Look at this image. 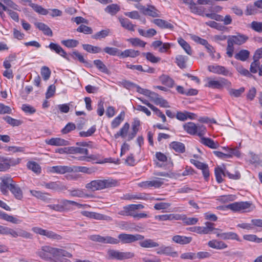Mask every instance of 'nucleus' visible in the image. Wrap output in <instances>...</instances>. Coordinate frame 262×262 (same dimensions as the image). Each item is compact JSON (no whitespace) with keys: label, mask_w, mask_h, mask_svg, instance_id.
Listing matches in <instances>:
<instances>
[{"label":"nucleus","mask_w":262,"mask_h":262,"mask_svg":"<svg viewBox=\"0 0 262 262\" xmlns=\"http://www.w3.org/2000/svg\"><path fill=\"white\" fill-rule=\"evenodd\" d=\"M38 255L45 260H53L54 262H71L67 258H71L72 254L67 251L49 246H42L37 252Z\"/></svg>","instance_id":"f257e3e1"},{"label":"nucleus","mask_w":262,"mask_h":262,"mask_svg":"<svg viewBox=\"0 0 262 262\" xmlns=\"http://www.w3.org/2000/svg\"><path fill=\"white\" fill-rule=\"evenodd\" d=\"M141 247L145 248H154L158 247L156 249V253L159 255H165L176 257L178 256V253L173 251V248L169 246L162 245L159 247V244L152 239L146 238L139 242Z\"/></svg>","instance_id":"f03ea898"},{"label":"nucleus","mask_w":262,"mask_h":262,"mask_svg":"<svg viewBox=\"0 0 262 262\" xmlns=\"http://www.w3.org/2000/svg\"><path fill=\"white\" fill-rule=\"evenodd\" d=\"M116 180L112 179H98L92 181L85 185V188L92 191L100 190L105 188L115 187L117 185Z\"/></svg>","instance_id":"7ed1b4c3"},{"label":"nucleus","mask_w":262,"mask_h":262,"mask_svg":"<svg viewBox=\"0 0 262 262\" xmlns=\"http://www.w3.org/2000/svg\"><path fill=\"white\" fill-rule=\"evenodd\" d=\"M184 130L190 135H197L200 137H202L206 132V127L200 124H195L192 122L185 123L183 125Z\"/></svg>","instance_id":"20e7f679"},{"label":"nucleus","mask_w":262,"mask_h":262,"mask_svg":"<svg viewBox=\"0 0 262 262\" xmlns=\"http://www.w3.org/2000/svg\"><path fill=\"white\" fill-rule=\"evenodd\" d=\"M207 81L205 86L213 89H222L224 88L229 89L231 87V83L227 79L221 78L220 80H214L211 78L208 77Z\"/></svg>","instance_id":"39448f33"},{"label":"nucleus","mask_w":262,"mask_h":262,"mask_svg":"<svg viewBox=\"0 0 262 262\" xmlns=\"http://www.w3.org/2000/svg\"><path fill=\"white\" fill-rule=\"evenodd\" d=\"M60 203L61 212L64 211H72L74 209V206L76 207L77 208H88L91 206L86 204H82L74 201L68 200L66 199H62L58 201Z\"/></svg>","instance_id":"423d86ee"},{"label":"nucleus","mask_w":262,"mask_h":262,"mask_svg":"<svg viewBox=\"0 0 262 262\" xmlns=\"http://www.w3.org/2000/svg\"><path fill=\"white\" fill-rule=\"evenodd\" d=\"M69 154H79L83 156H80L75 158L76 159L79 161H85L89 162L90 159H94L95 157L94 155H89V150L87 148L79 147V146H71L69 147Z\"/></svg>","instance_id":"0eeeda50"},{"label":"nucleus","mask_w":262,"mask_h":262,"mask_svg":"<svg viewBox=\"0 0 262 262\" xmlns=\"http://www.w3.org/2000/svg\"><path fill=\"white\" fill-rule=\"evenodd\" d=\"M107 255L110 259H115L120 260L131 258L134 256V254L132 252H120L115 250H109L107 251Z\"/></svg>","instance_id":"6e6552de"},{"label":"nucleus","mask_w":262,"mask_h":262,"mask_svg":"<svg viewBox=\"0 0 262 262\" xmlns=\"http://www.w3.org/2000/svg\"><path fill=\"white\" fill-rule=\"evenodd\" d=\"M251 204L249 202H236L226 206V208L234 212L247 211Z\"/></svg>","instance_id":"1a4fd4ad"},{"label":"nucleus","mask_w":262,"mask_h":262,"mask_svg":"<svg viewBox=\"0 0 262 262\" xmlns=\"http://www.w3.org/2000/svg\"><path fill=\"white\" fill-rule=\"evenodd\" d=\"M136 7L144 15L152 17H160V12L154 6L149 5L147 7L141 5H136Z\"/></svg>","instance_id":"9d476101"},{"label":"nucleus","mask_w":262,"mask_h":262,"mask_svg":"<svg viewBox=\"0 0 262 262\" xmlns=\"http://www.w3.org/2000/svg\"><path fill=\"white\" fill-rule=\"evenodd\" d=\"M32 230L36 234H38L42 236H45L49 238L54 240H60L62 239V236L61 235L56 234L52 231L43 229L40 227H33L32 228Z\"/></svg>","instance_id":"9b49d317"},{"label":"nucleus","mask_w":262,"mask_h":262,"mask_svg":"<svg viewBox=\"0 0 262 262\" xmlns=\"http://www.w3.org/2000/svg\"><path fill=\"white\" fill-rule=\"evenodd\" d=\"M144 237L140 234H130L126 233H121L118 235L119 242L120 241L124 244H128L137 241H141L144 239Z\"/></svg>","instance_id":"f8f14e48"},{"label":"nucleus","mask_w":262,"mask_h":262,"mask_svg":"<svg viewBox=\"0 0 262 262\" xmlns=\"http://www.w3.org/2000/svg\"><path fill=\"white\" fill-rule=\"evenodd\" d=\"M89 239L92 241L103 244H117L119 243L118 239L110 236H102L100 235H91L89 236Z\"/></svg>","instance_id":"ddd939ff"},{"label":"nucleus","mask_w":262,"mask_h":262,"mask_svg":"<svg viewBox=\"0 0 262 262\" xmlns=\"http://www.w3.org/2000/svg\"><path fill=\"white\" fill-rule=\"evenodd\" d=\"M214 233L216 234L217 237L223 240L230 239L241 241L238 234L233 232H223L222 230L215 229Z\"/></svg>","instance_id":"4468645a"},{"label":"nucleus","mask_w":262,"mask_h":262,"mask_svg":"<svg viewBox=\"0 0 262 262\" xmlns=\"http://www.w3.org/2000/svg\"><path fill=\"white\" fill-rule=\"evenodd\" d=\"M208 70L209 72L214 74L222 75L225 76H231L232 75V73L226 68L216 64L208 66Z\"/></svg>","instance_id":"2eb2a0df"},{"label":"nucleus","mask_w":262,"mask_h":262,"mask_svg":"<svg viewBox=\"0 0 262 262\" xmlns=\"http://www.w3.org/2000/svg\"><path fill=\"white\" fill-rule=\"evenodd\" d=\"M183 2L188 6L190 12L195 14H197L200 16L204 15V12L205 11V8L201 6H197L193 0H182Z\"/></svg>","instance_id":"dca6fc26"},{"label":"nucleus","mask_w":262,"mask_h":262,"mask_svg":"<svg viewBox=\"0 0 262 262\" xmlns=\"http://www.w3.org/2000/svg\"><path fill=\"white\" fill-rule=\"evenodd\" d=\"M80 213L83 216L92 219H95L97 220H105L107 222H112L113 221V219L111 216L95 212H91L84 210L81 211Z\"/></svg>","instance_id":"f3484780"},{"label":"nucleus","mask_w":262,"mask_h":262,"mask_svg":"<svg viewBox=\"0 0 262 262\" xmlns=\"http://www.w3.org/2000/svg\"><path fill=\"white\" fill-rule=\"evenodd\" d=\"M0 190L4 195L8 193V190H10L11 186L14 184L12 179L10 177H3L1 178Z\"/></svg>","instance_id":"a211bd4d"},{"label":"nucleus","mask_w":262,"mask_h":262,"mask_svg":"<svg viewBox=\"0 0 262 262\" xmlns=\"http://www.w3.org/2000/svg\"><path fill=\"white\" fill-rule=\"evenodd\" d=\"M148 97L150 98V100L154 102L156 105H159L161 107H168V103L167 101L160 97L159 95L154 92L150 91Z\"/></svg>","instance_id":"6ab92c4d"},{"label":"nucleus","mask_w":262,"mask_h":262,"mask_svg":"<svg viewBox=\"0 0 262 262\" xmlns=\"http://www.w3.org/2000/svg\"><path fill=\"white\" fill-rule=\"evenodd\" d=\"M214 224L210 222H206L205 226L203 227H194L192 228V231L198 234H208L213 230Z\"/></svg>","instance_id":"aec40b11"},{"label":"nucleus","mask_w":262,"mask_h":262,"mask_svg":"<svg viewBox=\"0 0 262 262\" xmlns=\"http://www.w3.org/2000/svg\"><path fill=\"white\" fill-rule=\"evenodd\" d=\"M163 184V179L156 178L151 181L142 182L139 184V186L144 188H150L152 187L158 188L160 187Z\"/></svg>","instance_id":"412c9836"},{"label":"nucleus","mask_w":262,"mask_h":262,"mask_svg":"<svg viewBox=\"0 0 262 262\" xmlns=\"http://www.w3.org/2000/svg\"><path fill=\"white\" fill-rule=\"evenodd\" d=\"M137 210L134 204H129L125 206L122 209L118 212V214L122 216H130L134 218Z\"/></svg>","instance_id":"4be33fe9"},{"label":"nucleus","mask_w":262,"mask_h":262,"mask_svg":"<svg viewBox=\"0 0 262 262\" xmlns=\"http://www.w3.org/2000/svg\"><path fill=\"white\" fill-rule=\"evenodd\" d=\"M20 158H2L5 171L8 170L11 166H15L20 163Z\"/></svg>","instance_id":"5701e85b"},{"label":"nucleus","mask_w":262,"mask_h":262,"mask_svg":"<svg viewBox=\"0 0 262 262\" xmlns=\"http://www.w3.org/2000/svg\"><path fill=\"white\" fill-rule=\"evenodd\" d=\"M248 39V37L244 35L238 34L229 37L228 40L234 45H241L244 43Z\"/></svg>","instance_id":"b1692460"},{"label":"nucleus","mask_w":262,"mask_h":262,"mask_svg":"<svg viewBox=\"0 0 262 262\" xmlns=\"http://www.w3.org/2000/svg\"><path fill=\"white\" fill-rule=\"evenodd\" d=\"M155 219L159 221H179L181 219L179 214H165L158 215L155 216Z\"/></svg>","instance_id":"393cba45"},{"label":"nucleus","mask_w":262,"mask_h":262,"mask_svg":"<svg viewBox=\"0 0 262 262\" xmlns=\"http://www.w3.org/2000/svg\"><path fill=\"white\" fill-rule=\"evenodd\" d=\"M140 126V121L138 118L134 119L132 124V132L128 135V141L132 140L135 137Z\"/></svg>","instance_id":"a878e982"},{"label":"nucleus","mask_w":262,"mask_h":262,"mask_svg":"<svg viewBox=\"0 0 262 262\" xmlns=\"http://www.w3.org/2000/svg\"><path fill=\"white\" fill-rule=\"evenodd\" d=\"M50 171L52 173H56L58 174H64L67 172H72L71 167L67 166H55L50 168Z\"/></svg>","instance_id":"bb28decb"},{"label":"nucleus","mask_w":262,"mask_h":262,"mask_svg":"<svg viewBox=\"0 0 262 262\" xmlns=\"http://www.w3.org/2000/svg\"><path fill=\"white\" fill-rule=\"evenodd\" d=\"M46 143L52 146H66L69 145V141L60 138H52L50 139H47L46 140Z\"/></svg>","instance_id":"cd10ccee"},{"label":"nucleus","mask_w":262,"mask_h":262,"mask_svg":"<svg viewBox=\"0 0 262 262\" xmlns=\"http://www.w3.org/2000/svg\"><path fill=\"white\" fill-rule=\"evenodd\" d=\"M129 127L130 125L128 123H125L123 124V126L120 129L119 131L115 134L114 137L116 139H117L119 137H121L122 138H127V140H128V132L129 130Z\"/></svg>","instance_id":"c85d7f7f"},{"label":"nucleus","mask_w":262,"mask_h":262,"mask_svg":"<svg viewBox=\"0 0 262 262\" xmlns=\"http://www.w3.org/2000/svg\"><path fill=\"white\" fill-rule=\"evenodd\" d=\"M52 51L55 52L56 54L60 56L66 58L67 53L62 47L57 43L51 42L49 45L47 47Z\"/></svg>","instance_id":"c756f323"},{"label":"nucleus","mask_w":262,"mask_h":262,"mask_svg":"<svg viewBox=\"0 0 262 262\" xmlns=\"http://www.w3.org/2000/svg\"><path fill=\"white\" fill-rule=\"evenodd\" d=\"M152 22L161 29H173V25L170 23L162 19L157 18L152 20Z\"/></svg>","instance_id":"7c9ffc66"},{"label":"nucleus","mask_w":262,"mask_h":262,"mask_svg":"<svg viewBox=\"0 0 262 262\" xmlns=\"http://www.w3.org/2000/svg\"><path fill=\"white\" fill-rule=\"evenodd\" d=\"M200 138L201 143L211 149H216L220 146L217 142H214L211 138L203 137V136Z\"/></svg>","instance_id":"2f4dec72"},{"label":"nucleus","mask_w":262,"mask_h":262,"mask_svg":"<svg viewBox=\"0 0 262 262\" xmlns=\"http://www.w3.org/2000/svg\"><path fill=\"white\" fill-rule=\"evenodd\" d=\"M42 185L45 186L46 188L50 189L55 191H59L67 189L66 186L60 185L59 182H44L43 184H42Z\"/></svg>","instance_id":"473e14b6"},{"label":"nucleus","mask_w":262,"mask_h":262,"mask_svg":"<svg viewBox=\"0 0 262 262\" xmlns=\"http://www.w3.org/2000/svg\"><path fill=\"white\" fill-rule=\"evenodd\" d=\"M140 55V52L138 50L129 49L125 50L120 53V57L122 58H135Z\"/></svg>","instance_id":"72a5a7b5"},{"label":"nucleus","mask_w":262,"mask_h":262,"mask_svg":"<svg viewBox=\"0 0 262 262\" xmlns=\"http://www.w3.org/2000/svg\"><path fill=\"white\" fill-rule=\"evenodd\" d=\"M31 194L37 199H40L45 202H49L51 199L48 197L49 194L46 192H42L40 191L31 190L30 191Z\"/></svg>","instance_id":"f704fd0d"},{"label":"nucleus","mask_w":262,"mask_h":262,"mask_svg":"<svg viewBox=\"0 0 262 262\" xmlns=\"http://www.w3.org/2000/svg\"><path fill=\"white\" fill-rule=\"evenodd\" d=\"M172 240L176 243L184 245L190 243L192 241V237L177 235L172 237Z\"/></svg>","instance_id":"c9c22d12"},{"label":"nucleus","mask_w":262,"mask_h":262,"mask_svg":"<svg viewBox=\"0 0 262 262\" xmlns=\"http://www.w3.org/2000/svg\"><path fill=\"white\" fill-rule=\"evenodd\" d=\"M119 19L123 28L128 31H134L135 30V27L136 26L133 25L128 19L126 18H119Z\"/></svg>","instance_id":"e433bc0d"},{"label":"nucleus","mask_w":262,"mask_h":262,"mask_svg":"<svg viewBox=\"0 0 262 262\" xmlns=\"http://www.w3.org/2000/svg\"><path fill=\"white\" fill-rule=\"evenodd\" d=\"M35 25L39 30L42 31L45 35L52 36V31L47 25L42 23H36Z\"/></svg>","instance_id":"4c0bfd02"},{"label":"nucleus","mask_w":262,"mask_h":262,"mask_svg":"<svg viewBox=\"0 0 262 262\" xmlns=\"http://www.w3.org/2000/svg\"><path fill=\"white\" fill-rule=\"evenodd\" d=\"M125 117V112L122 111L118 116L115 117L111 122V127L114 129L118 127L121 122L124 120Z\"/></svg>","instance_id":"58836bf2"},{"label":"nucleus","mask_w":262,"mask_h":262,"mask_svg":"<svg viewBox=\"0 0 262 262\" xmlns=\"http://www.w3.org/2000/svg\"><path fill=\"white\" fill-rule=\"evenodd\" d=\"M208 246L212 248L216 249H223L227 247V244L222 241L217 240H212L208 242Z\"/></svg>","instance_id":"ea45409f"},{"label":"nucleus","mask_w":262,"mask_h":262,"mask_svg":"<svg viewBox=\"0 0 262 262\" xmlns=\"http://www.w3.org/2000/svg\"><path fill=\"white\" fill-rule=\"evenodd\" d=\"M169 146L171 148L177 152L183 153L185 152V145L181 142L173 141L170 144Z\"/></svg>","instance_id":"a19ab883"},{"label":"nucleus","mask_w":262,"mask_h":262,"mask_svg":"<svg viewBox=\"0 0 262 262\" xmlns=\"http://www.w3.org/2000/svg\"><path fill=\"white\" fill-rule=\"evenodd\" d=\"M178 42L188 55H192V51L191 47L187 42L182 38L180 37L178 39Z\"/></svg>","instance_id":"79ce46f5"},{"label":"nucleus","mask_w":262,"mask_h":262,"mask_svg":"<svg viewBox=\"0 0 262 262\" xmlns=\"http://www.w3.org/2000/svg\"><path fill=\"white\" fill-rule=\"evenodd\" d=\"M159 79L161 83L169 88H172L174 85V82L173 80L166 75H162L160 77Z\"/></svg>","instance_id":"37998d69"},{"label":"nucleus","mask_w":262,"mask_h":262,"mask_svg":"<svg viewBox=\"0 0 262 262\" xmlns=\"http://www.w3.org/2000/svg\"><path fill=\"white\" fill-rule=\"evenodd\" d=\"M214 172L217 182L219 183L222 182L223 180L222 176H226L227 170L222 167H217L215 168Z\"/></svg>","instance_id":"c03bdc74"},{"label":"nucleus","mask_w":262,"mask_h":262,"mask_svg":"<svg viewBox=\"0 0 262 262\" xmlns=\"http://www.w3.org/2000/svg\"><path fill=\"white\" fill-rule=\"evenodd\" d=\"M10 190L16 199L20 200L23 198V192L21 190L15 183L13 186H11Z\"/></svg>","instance_id":"a18cd8bd"},{"label":"nucleus","mask_w":262,"mask_h":262,"mask_svg":"<svg viewBox=\"0 0 262 262\" xmlns=\"http://www.w3.org/2000/svg\"><path fill=\"white\" fill-rule=\"evenodd\" d=\"M181 219L179 220L183 221V223L186 225H195L198 222V219L196 217H187L185 215L179 214Z\"/></svg>","instance_id":"49530a36"},{"label":"nucleus","mask_w":262,"mask_h":262,"mask_svg":"<svg viewBox=\"0 0 262 262\" xmlns=\"http://www.w3.org/2000/svg\"><path fill=\"white\" fill-rule=\"evenodd\" d=\"M250 52L247 50H242L236 53L234 57L237 60L241 61H246L249 57Z\"/></svg>","instance_id":"de8ad7c7"},{"label":"nucleus","mask_w":262,"mask_h":262,"mask_svg":"<svg viewBox=\"0 0 262 262\" xmlns=\"http://www.w3.org/2000/svg\"><path fill=\"white\" fill-rule=\"evenodd\" d=\"M68 192L73 197L84 198L86 196L82 189H70L68 190Z\"/></svg>","instance_id":"09e8293b"},{"label":"nucleus","mask_w":262,"mask_h":262,"mask_svg":"<svg viewBox=\"0 0 262 262\" xmlns=\"http://www.w3.org/2000/svg\"><path fill=\"white\" fill-rule=\"evenodd\" d=\"M188 57L187 56L182 55H178L176 57V62L178 66L181 69H183L186 67V63Z\"/></svg>","instance_id":"8fccbe9b"},{"label":"nucleus","mask_w":262,"mask_h":262,"mask_svg":"<svg viewBox=\"0 0 262 262\" xmlns=\"http://www.w3.org/2000/svg\"><path fill=\"white\" fill-rule=\"evenodd\" d=\"M110 33V30L109 29H106L99 31L92 36V38L95 39H101L104 38Z\"/></svg>","instance_id":"3c124183"},{"label":"nucleus","mask_w":262,"mask_h":262,"mask_svg":"<svg viewBox=\"0 0 262 262\" xmlns=\"http://www.w3.org/2000/svg\"><path fill=\"white\" fill-rule=\"evenodd\" d=\"M84 50L91 53H98L101 52V48L97 46H93L89 44H83L82 45Z\"/></svg>","instance_id":"603ef678"},{"label":"nucleus","mask_w":262,"mask_h":262,"mask_svg":"<svg viewBox=\"0 0 262 262\" xmlns=\"http://www.w3.org/2000/svg\"><path fill=\"white\" fill-rule=\"evenodd\" d=\"M120 10V6L117 4H111L105 8V11L112 15H115Z\"/></svg>","instance_id":"864d4df0"},{"label":"nucleus","mask_w":262,"mask_h":262,"mask_svg":"<svg viewBox=\"0 0 262 262\" xmlns=\"http://www.w3.org/2000/svg\"><path fill=\"white\" fill-rule=\"evenodd\" d=\"M127 41L130 42L133 47H144L146 44V42L137 37L129 38L127 39Z\"/></svg>","instance_id":"5fc2aeb1"},{"label":"nucleus","mask_w":262,"mask_h":262,"mask_svg":"<svg viewBox=\"0 0 262 262\" xmlns=\"http://www.w3.org/2000/svg\"><path fill=\"white\" fill-rule=\"evenodd\" d=\"M118 226L122 230L132 231L134 229V224L126 221H122L119 223Z\"/></svg>","instance_id":"6e6d98bb"},{"label":"nucleus","mask_w":262,"mask_h":262,"mask_svg":"<svg viewBox=\"0 0 262 262\" xmlns=\"http://www.w3.org/2000/svg\"><path fill=\"white\" fill-rule=\"evenodd\" d=\"M30 7L38 14L46 15L48 14V10L43 8L42 6L35 4H30Z\"/></svg>","instance_id":"4d7b16f0"},{"label":"nucleus","mask_w":262,"mask_h":262,"mask_svg":"<svg viewBox=\"0 0 262 262\" xmlns=\"http://www.w3.org/2000/svg\"><path fill=\"white\" fill-rule=\"evenodd\" d=\"M223 148L228 151V153L227 154L228 158H231L233 156L237 157H239L241 156V152L237 148H229L228 147H224Z\"/></svg>","instance_id":"13d9d810"},{"label":"nucleus","mask_w":262,"mask_h":262,"mask_svg":"<svg viewBox=\"0 0 262 262\" xmlns=\"http://www.w3.org/2000/svg\"><path fill=\"white\" fill-rule=\"evenodd\" d=\"M1 219L13 224H19L21 222V220L5 212L2 214Z\"/></svg>","instance_id":"bf43d9fd"},{"label":"nucleus","mask_w":262,"mask_h":262,"mask_svg":"<svg viewBox=\"0 0 262 262\" xmlns=\"http://www.w3.org/2000/svg\"><path fill=\"white\" fill-rule=\"evenodd\" d=\"M229 92V94L231 96H234L235 97H239L244 92L245 88L244 87H241L239 89H231V87L229 89H227Z\"/></svg>","instance_id":"052dcab7"},{"label":"nucleus","mask_w":262,"mask_h":262,"mask_svg":"<svg viewBox=\"0 0 262 262\" xmlns=\"http://www.w3.org/2000/svg\"><path fill=\"white\" fill-rule=\"evenodd\" d=\"M94 64L96 67V68L101 72L104 73H108V70L107 68L101 60L99 59L95 60L94 61Z\"/></svg>","instance_id":"680f3d73"},{"label":"nucleus","mask_w":262,"mask_h":262,"mask_svg":"<svg viewBox=\"0 0 262 262\" xmlns=\"http://www.w3.org/2000/svg\"><path fill=\"white\" fill-rule=\"evenodd\" d=\"M125 200H146L147 199L145 194H127L124 195Z\"/></svg>","instance_id":"e2e57ef3"},{"label":"nucleus","mask_w":262,"mask_h":262,"mask_svg":"<svg viewBox=\"0 0 262 262\" xmlns=\"http://www.w3.org/2000/svg\"><path fill=\"white\" fill-rule=\"evenodd\" d=\"M144 56L146 57L147 60L152 63H157L160 60V58L156 57L152 53L150 52H147L143 53Z\"/></svg>","instance_id":"0e129e2a"},{"label":"nucleus","mask_w":262,"mask_h":262,"mask_svg":"<svg viewBox=\"0 0 262 262\" xmlns=\"http://www.w3.org/2000/svg\"><path fill=\"white\" fill-rule=\"evenodd\" d=\"M77 31L85 34H91L93 33V30L91 27L84 25H80L77 29Z\"/></svg>","instance_id":"69168bd1"},{"label":"nucleus","mask_w":262,"mask_h":262,"mask_svg":"<svg viewBox=\"0 0 262 262\" xmlns=\"http://www.w3.org/2000/svg\"><path fill=\"white\" fill-rule=\"evenodd\" d=\"M103 50L106 53L110 55L120 56V52L117 48L107 47L104 48Z\"/></svg>","instance_id":"338daca9"},{"label":"nucleus","mask_w":262,"mask_h":262,"mask_svg":"<svg viewBox=\"0 0 262 262\" xmlns=\"http://www.w3.org/2000/svg\"><path fill=\"white\" fill-rule=\"evenodd\" d=\"M27 167L29 169L32 170L35 173H39L40 172V167L35 162H29L27 163Z\"/></svg>","instance_id":"774afa93"}]
</instances>
